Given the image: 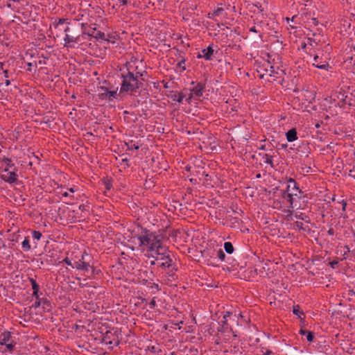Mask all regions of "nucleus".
<instances>
[{
    "label": "nucleus",
    "instance_id": "nucleus-15",
    "mask_svg": "<svg viewBox=\"0 0 355 355\" xmlns=\"http://www.w3.org/2000/svg\"><path fill=\"white\" fill-rule=\"evenodd\" d=\"M167 96L171 98L173 101H178V103H182L183 99L185 98V95L182 93H178L173 91L170 92V94H168Z\"/></svg>",
    "mask_w": 355,
    "mask_h": 355
},
{
    "label": "nucleus",
    "instance_id": "nucleus-38",
    "mask_svg": "<svg viewBox=\"0 0 355 355\" xmlns=\"http://www.w3.org/2000/svg\"><path fill=\"white\" fill-rule=\"evenodd\" d=\"M338 202L342 204V211H345L346 207H347V202L344 200H342L341 201H339Z\"/></svg>",
    "mask_w": 355,
    "mask_h": 355
},
{
    "label": "nucleus",
    "instance_id": "nucleus-55",
    "mask_svg": "<svg viewBox=\"0 0 355 355\" xmlns=\"http://www.w3.org/2000/svg\"><path fill=\"white\" fill-rule=\"evenodd\" d=\"M330 264H331V266H332V268H334V265L338 264V261H331V262L330 263Z\"/></svg>",
    "mask_w": 355,
    "mask_h": 355
},
{
    "label": "nucleus",
    "instance_id": "nucleus-14",
    "mask_svg": "<svg viewBox=\"0 0 355 355\" xmlns=\"http://www.w3.org/2000/svg\"><path fill=\"white\" fill-rule=\"evenodd\" d=\"M205 89V84L202 83H198L192 88H190V92L194 95L195 97H201L203 95V92Z\"/></svg>",
    "mask_w": 355,
    "mask_h": 355
},
{
    "label": "nucleus",
    "instance_id": "nucleus-29",
    "mask_svg": "<svg viewBox=\"0 0 355 355\" xmlns=\"http://www.w3.org/2000/svg\"><path fill=\"white\" fill-rule=\"evenodd\" d=\"M216 256L221 261H225V254L223 250L220 249L218 251H217Z\"/></svg>",
    "mask_w": 355,
    "mask_h": 355
},
{
    "label": "nucleus",
    "instance_id": "nucleus-54",
    "mask_svg": "<svg viewBox=\"0 0 355 355\" xmlns=\"http://www.w3.org/2000/svg\"><path fill=\"white\" fill-rule=\"evenodd\" d=\"M164 83V87L167 89V88H169V85H168V82H164L163 81Z\"/></svg>",
    "mask_w": 355,
    "mask_h": 355
},
{
    "label": "nucleus",
    "instance_id": "nucleus-22",
    "mask_svg": "<svg viewBox=\"0 0 355 355\" xmlns=\"http://www.w3.org/2000/svg\"><path fill=\"white\" fill-rule=\"evenodd\" d=\"M293 314L298 316L300 318H301L302 315H304V312L301 310V308L298 304L293 306Z\"/></svg>",
    "mask_w": 355,
    "mask_h": 355
},
{
    "label": "nucleus",
    "instance_id": "nucleus-56",
    "mask_svg": "<svg viewBox=\"0 0 355 355\" xmlns=\"http://www.w3.org/2000/svg\"><path fill=\"white\" fill-rule=\"evenodd\" d=\"M169 276L171 277V279H170L169 280L172 281L175 279V275L174 273L169 275Z\"/></svg>",
    "mask_w": 355,
    "mask_h": 355
},
{
    "label": "nucleus",
    "instance_id": "nucleus-5",
    "mask_svg": "<svg viewBox=\"0 0 355 355\" xmlns=\"http://www.w3.org/2000/svg\"><path fill=\"white\" fill-rule=\"evenodd\" d=\"M294 196H291V193L286 191V189H283L280 191V197L281 200L279 202H276L277 204H280L279 207L284 209H291L294 208Z\"/></svg>",
    "mask_w": 355,
    "mask_h": 355
},
{
    "label": "nucleus",
    "instance_id": "nucleus-57",
    "mask_svg": "<svg viewBox=\"0 0 355 355\" xmlns=\"http://www.w3.org/2000/svg\"><path fill=\"white\" fill-rule=\"evenodd\" d=\"M307 44L306 43H302L301 45V47L302 49H305L306 47Z\"/></svg>",
    "mask_w": 355,
    "mask_h": 355
},
{
    "label": "nucleus",
    "instance_id": "nucleus-45",
    "mask_svg": "<svg viewBox=\"0 0 355 355\" xmlns=\"http://www.w3.org/2000/svg\"><path fill=\"white\" fill-rule=\"evenodd\" d=\"M232 315V313L230 312V311H227L224 313L223 315V319L224 320H226L227 319L228 317H230V315Z\"/></svg>",
    "mask_w": 355,
    "mask_h": 355
},
{
    "label": "nucleus",
    "instance_id": "nucleus-8",
    "mask_svg": "<svg viewBox=\"0 0 355 355\" xmlns=\"http://www.w3.org/2000/svg\"><path fill=\"white\" fill-rule=\"evenodd\" d=\"M328 60L329 58L323 59L318 55H315L313 57V66L320 69L329 71L331 67L329 64Z\"/></svg>",
    "mask_w": 355,
    "mask_h": 355
},
{
    "label": "nucleus",
    "instance_id": "nucleus-26",
    "mask_svg": "<svg viewBox=\"0 0 355 355\" xmlns=\"http://www.w3.org/2000/svg\"><path fill=\"white\" fill-rule=\"evenodd\" d=\"M295 217L297 219L304 220L306 223L309 222V217L303 213L296 214Z\"/></svg>",
    "mask_w": 355,
    "mask_h": 355
},
{
    "label": "nucleus",
    "instance_id": "nucleus-43",
    "mask_svg": "<svg viewBox=\"0 0 355 355\" xmlns=\"http://www.w3.org/2000/svg\"><path fill=\"white\" fill-rule=\"evenodd\" d=\"M150 259H153V260L150 261V265L153 266V265H155V264H157L158 265V261L157 260H155V257H150Z\"/></svg>",
    "mask_w": 355,
    "mask_h": 355
},
{
    "label": "nucleus",
    "instance_id": "nucleus-62",
    "mask_svg": "<svg viewBox=\"0 0 355 355\" xmlns=\"http://www.w3.org/2000/svg\"><path fill=\"white\" fill-rule=\"evenodd\" d=\"M345 248L347 250V251L345 252V254H346V252H349V248L347 245H345Z\"/></svg>",
    "mask_w": 355,
    "mask_h": 355
},
{
    "label": "nucleus",
    "instance_id": "nucleus-6",
    "mask_svg": "<svg viewBox=\"0 0 355 355\" xmlns=\"http://www.w3.org/2000/svg\"><path fill=\"white\" fill-rule=\"evenodd\" d=\"M286 190L290 192L291 196H296L299 198H302V191L299 188L298 184L293 178H289L288 180V185Z\"/></svg>",
    "mask_w": 355,
    "mask_h": 355
},
{
    "label": "nucleus",
    "instance_id": "nucleus-42",
    "mask_svg": "<svg viewBox=\"0 0 355 355\" xmlns=\"http://www.w3.org/2000/svg\"><path fill=\"white\" fill-rule=\"evenodd\" d=\"M194 97V95L193 94H190L189 96L186 98V101L188 103H190L191 102V99Z\"/></svg>",
    "mask_w": 355,
    "mask_h": 355
},
{
    "label": "nucleus",
    "instance_id": "nucleus-48",
    "mask_svg": "<svg viewBox=\"0 0 355 355\" xmlns=\"http://www.w3.org/2000/svg\"><path fill=\"white\" fill-rule=\"evenodd\" d=\"M250 31L253 33H257L258 31L256 28L255 26H253L252 27L250 28Z\"/></svg>",
    "mask_w": 355,
    "mask_h": 355
},
{
    "label": "nucleus",
    "instance_id": "nucleus-37",
    "mask_svg": "<svg viewBox=\"0 0 355 355\" xmlns=\"http://www.w3.org/2000/svg\"><path fill=\"white\" fill-rule=\"evenodd\" d=\"M157 306V303L155 297L152 299V300L149 303V307L151 309H154Z\"/></svg>",
    "mask_w": 355,
    "mask_h": 355
},
{
    "label": "nucleus",
    "instance_id": "nucleus-47",
    "mask_svg": "<svg viewBox=\"0 0 355 355\" xmlns=\"http://www.w3.org/2000/svg\"><path fill=\"white\" fill-rule=\"evenodd\" d=\"M307 332H308V331H307V330L302 329H301L300 330V331H299L300 334H301V335H304V336L306 334V333H307Z\"/></svg>",
    "mask_w": 355,
    "mask_h": 355
},
{
    "label": "nucleus",
    "instance_id": "nucleus-16",
    "mask_svg": "<svg viewBox=\"0 0 355 355\" xmlns=\"http://www.w3.org/2000/svg\"><path fill=\"white\" fill-rule=\"evenodd\" d=\"M286 139L288 142H293L298 139L297 132L295 128L289 130L286 133Z\"/></svg>",
    "mask_w": 355,
    "mask_h": 355
},
{
    "label": "nucleus",
    "instance_id": "nucleus-2",
    "mask_svg": "<svg viewBox=\"0 0 355 355\" xmlns=\"http://www.w3.org/2000/svg\"><path fill=\"white\" fill-rule=\"evenodd\" d=\"M139 73H137L135 75L132 72L128 70L125 73L121 74L122 83L121 85L120 92H128L135 93L141 87L142 83L138 80V75Z\"/></svg>",
    "mask_w": 355,
    "mask_h": 355
},
{
    "label": "nucleus",
    "instance_id": "nucleus-20",
    "mask_svg": "<svg viewBox=\"0 0 355 355\" xmlns=\"http://www.w3.org/2000/svg\"><path fill=\"white\" fill-rule=\"evenodd\" d=\"M272 157V155L268 153L263 154L262 155V158L264 159V163L270 165L272 167L273 166Z\"/></svg>",
    "mask_w": 355,
    "mask_h": 355
},
{
    "label": "nucleus",
    "instance_id": "nucleus-27",
    "mask_svg": "<svg viewBox=\"0 0 355 355\" xmlns=\"http://www.w3.org/2000/svg\"><path fill=\"white\" fill-rule=\"evenodd\" d=\"M320 42V40L317 41L316 39H314L313 37H308L307 38V44L314 47L318 45Z\"/></svg>",
    "mask_w": 355,
    "mask_h": 355
},
{
    "label": "nucleus",
    "instance_id": "nucleus-40",
    "mask_svg": "<svg viewBox=\"0 0 355 355\" xmlns=\"http://www.w3.org/2000/svg\"><path fill=\"white\" fill-rule=\"evenodd\" d=\"M90 268L92 269V275H97L98 274V272H100V270H97L96 268H94V266H92L90 267Z\"/></svg>",
    "mask_w": 355,
    "mask_h": 355
},
{
    "label": "nucleus",
    "instance_id": "nucleus-46",
    "mask_svg": "<svg viewBox=\"0 0 355 355\" xmlns=\"http://www.w3.org/2000/svg\"><path fill=\"white\" fill-rule=\"evenodd\" d=\"M311 21L314 26H317L319 24V21L316 18H312Z\"/></svg>",
    "mask_w": 355,
    "mask_h": 355
},
{
    "label": "nucleus",
    "instance_id": "nucleus-1",
    "mask_svg": "<svg viewBox=\"0 0 355 355\" xmlns=\"http://www.w3.org/2000/svg\"><path fill=\"white\" fill-rule=\"evenodd\" d=\"M134 239L138 241L140 251L148 259L164 246L162 234L146 228L141 227Z\"/></svg>",
    "mask_w": 355,
    "mask_h": 355
},
{
    "label": "nucleus",
    "instance_id": "nucleus-3",
    "mask_svg": "<svg viewBox=\"0 0 355 355\" xmlns=\"http://www.w3.org/2000/svg\"><path fill=\"white\" fill-rule=\"evenodd\" d=\"M153 257H155V260L158 261V267L162 269L171 268V271L175 270L171 257V251L166 246L164 245L161 250H159L153 254Z\"/></svg>",
    "mask_w": 355,
    "mask_h": 355
},
{
    "label": "nucleus",
    "instance_id": "nucleus-18",
    "mask_svg": "<svg viewBox=\"0 0 355 355\" xmlns=\"http://www.w3.org/2000/svg\"><path fill=\"white\" fill-rule=\"evenodd\" d=\"M67 19L64 18H55L51 24V27L58 28L60 25L67 22Z\"/></svg>",
    "mask_w": 355,
    "mask_h": 355
},
{
    "label": "nucleus",
    "instance_id": "nucleus-51",
    "mask_svg": "<svg viewBox=\"0 0 355 355\" xmlns=\"http://www.w3.org/2000/svg\"><path fill=\"white\" fill-rule=\"evenodd\" d=\"M327 233L329 235H333L334 234V230L333 228H330L328 231H327Z\"/></svg>",
    "mask_w": 355,
    "mask_h": 355
},
{
    "label": "nucleus",
    "instance_id": "nucleus-59",
    "mask_svg": "<svg viewBox=\"0 0 355 355\" xmlns=\"http://www.w3.org/2000/svg\"><path fill=\"white\" fill-rule=\"evenodd\" d=\"M5 85L6 86H9L10 85V81L9 80H6L5 82Z\"/></svg>",
    "mask_w": 355,
    "mask_h": 355
},
{
    "label": "nucleus",
    "instance_id": "nucleus-58",
    "mask_svg": "<svg viewBox=\"0 0 355 355\" xmlns=\"http://www.w3.org/2000/svg\"><path fill=\"white\" fill-rule=\"evenodd\" d=\"M128 3V1L127 0H121V5H126Z\"/></svg>",
    "mask_w": 355,
    "mask_h": 355
},
{
    "label": "nucleus",
    "instance_id": "nucleus-60",
    "mask_svg": "<svg viewBox=\"0 0 355 355\" xmlns=\"http://www.w3.org/2000/svg\"><path fill=\"white\" fill-rule=\"evenodd\" d=\"M311 171V168L310 166H308L306 168V172L309 173Z\"/></svg>",
    "mask_w": 355,
    "mask_h": 355
},
{
    "label": "nucleus",
    "instance_id": "nucleus-44",
    "mask_svg": "<svg viewBox=\"0 0 355 355\" xmlns=\"http://www.w3.org/2000/svg\"><path fill=\"white\" fill-rule=\"evenodd\" d=\"M33 296L35 298V300L40 298L39 291H33Z\"/></svg>",
    "mask_w": 355,
    "mask_h": 355
},
{
    "label": "nucleus",
    "instance_id": "nucleus-36",
    "mask_svg": "<svg viewBox=\"0 0 355 355\" xmlns=\"http://www.w3.org/2000/svg\"><path fill=\"white\" fill-rule=\"evenodd\" d=\"M261 352L263 353L264 355H272L273 352L270 349H266L264 347H261Z\"/></svg>",
    "mask_w": 355,
    "mask_h": 355
},
{
    "label": "nucleus",
    "instance_id": "nucleus-32",
    "mask_svg": "<svg viewBox=\"0 0 355 355\" xmlns=\"http://www.w3.org/2000/svg\"><path fill=\"white\" fill-rule=\"evenodd\" d=\"M185 62V59H182L177 64V66L181 68L182 71H184L186 69Z\"/></svg>",
    "mask_w": 355,
    "mask_h": 355
},
{
    "label": "nucleus",
    "instance_id": "nucleus-19",
    "mask_svg": "<svg viewBox=\"0 0 355 355\" xmlns=\"http://www.w3.org/2000/svg\"><path fill=\"white\" fill-rule=\"evenodd\" d=\"M125 145L128 150H138L139 148V145L138 143H136L132 140H130L125 142Z\"/></svg>",
    "mask_w": 355,
    "mask_h": 355
},
{
    "label": "nucleus",
    "instance_id": "nucleus-35",
    "mask_svg": "<svg viewBox=\"0 0 355 355\" xmlns=\"http://www.w3.org/2000/svg\"><path fill=\"white\" fill-rule=\"evenodd\" d=\"M63 261L67 265L71 266L72 268H75V263H73L68 258L66 257L63 259Z\"/></svg>",
    "mask_w": 355,
    "mask_h": 355
},
{
    "label": "nucleus",
    "instance_id": "nucleus-4",
    "mask_svg": "<svg viewBox=\"0 0 355 355\" xmlns=\"http://www.w3.org/2000/svg\"><path fill=\"white\" fill-rule=\"evenodd\" d=\"M12 334L9 331H4L0 334V345L5 346L3 352L12 354L15 350L16 342L12 338Z\"/></svg>",
    "mask_w": 355,
    "mask_h": 355
},
{
    "label": "nucleus",
    "instance_id": "nucleus-13",
    "mask_svg": "<svg viewBox=\"0 0 355 355\" xmlns=\"http://www.w3.org/2000/svg\"><path fill=\"white\" fill-rule=\"evenodd\" d=\"M214 49H213V44H211L207 49H203L197 57L198 58H204L206 60H211L214 55Z\"/></svg>",
    "mask_w": 355,
    "mask_h": 355
},
{
    "label": "nucleus",
    "instance_id": "nucleus-53",
    "mask_svg": "<svg viewBox=\"0 0 355 355\" xmlns=\"http://www.w3.org/2000/svg\"><path fill=\"white\" fill-rule=\"evenodd\" d=\"M221 322L223 323V327L227 326V319H226V320H224V319L223 318V320L221 321Z\"/></svg>",
    "mask_w": 355,
    "mask_h": 355
},
{
    "label": "nucleus",
    "instance_id": "nucleus-9",
    "mask_svg": "<svg viewBox=\"0 0 355 355\" xmlns=\"http://www.w3.org/2000/svg\"><path fill=\"white\" fill-rule=\"evenodd\" d=\"M89 257V254L85 251L79 261H75V268L76 270L89 271L91 265L89 261H86V257Z\"/></svg>",
    "mask_w": 355,
    "mask_h": 355
},
{
    "label": "nucleus",
    "instance_id": "nucleus-10",
    "mask_svg": "<svg viewBox=\"0 0 355 355\" xmlns=\"http://www.w3.org/2000/svg\"><path fill=\"white\" fill-rule=\"evenodd\" d=\"M83 35H71L69 34H65L64 37V46L69 48H76V45L78 44L81 40Z\"/></svg>",
    "mask_w": 355,
    "mask_h": 355
},
{
    "label": "nucleus",
    "instance_id": "nucleus-49",
    "mask_svg": "<svg viewBox=\"0 0 355 355\" xmlns=\"http://www.w3.org/2000/svg\"><path fill=\"white\" fill-rule=\"evenodd\" d=\"M3 75L6 78H9L8 71L7 69L3 70Z\"/></svg>",
    "mask_w": 355,
    "mask_h": 355
},
{
    "label": "nucleus",
    "instance_id": "nucleus-24",
    "mask_svg": "<svg viewBox=\"0 0 355 355\" xmlns=\"http://www.w3.org/2000/svg\"><path fill=\"white\" fill-rule=\"evenodd\" d=\"M21 248L24 251H29L31 249L30 242L28 238H25L21 243Z\"/></svg>",
    "mask_w": 355,
    "mask_h": 355
},
{
    "label": "nucleus",
    "instance_id": "nucleus-30",
    "mask_svg": "<svg viewBox=\"0 0 355 355\" xmlns=\"http://www.w3.org/2000/svg\"><path fill=\"white\" fill-rule=\"evenodd\" d=\"M32 237L34 239L39 241L42 237V233L39 231L33 230L32 232Z\"/></svg>",
    "mask_w": 355,
    "mask_h": 355
},
{
    "label": "nucleus",
    "instance_id": "nucleus-31",
    "mask_svg": "<svg viewBox=\"0 0 355 355\" xmlns=\"http://www.w3.org/2000/svg\"><path fill=\"white\" fill-rule=\"evenodd\" d=\"M293 225L295 229H297L299 230H304V224L302 222L296 221L294 223Z\"/></svg>",
    "mask_w": 355,
    "mask_h": 355
},
{
    "label": "nucleus",
    "instance_id": "nucleus-7",
    "mask_svg": "<svg viewBox=\"0 0 355 355\" xmlns=\"http://www.w3.org/2000/svg\"><path fill=\"white\" fill-rule=\"evenodd\" d=\"M263 66L265 67V71L268 72L269 76L274 78V80L281 78L284 75V71L282 69H280L279 67L270 64L269 62H267Z\"/></svg>",
    "mask_w": 355,
    "mask_h": 355
},
{
    "label": "nucleus",
    "instance_id": "nucleus-21",
    "mask_svg": "<svg viewBox=\"0 0 355 355\" xmlns=\"http://www.w3.org/2000/svg\"><path fill=\"white\" fill-rule=\"evenodd\" d=\"M101 90H105V92H107V94H108L107 99H109L110 101L112 98H116V94H117L116 90L110 91L107 88L104 87H101Z\"/></svg>",
    "mask_w": 355,
    "mask_h": 355
},
{
    "label": "nucleus",
    "instance_id": "nucleus-64",
    "mask_svg": "<svg viewBox=\"0 0 355 355\" xmlns=\"http://www.w3.org/2000/svg\"><path fill=\"white\" fill-rule=\"evenodd\" d=\"M84 207H85V205H80L79 206V209H81V210H83V209H84Z\"/></svg>",
    "mask_w": 355,
    "mask_h": 355
},
{
    "label": "nucleus",
    "instance_id": "nucleus-34",
    "mask_svg": "<svg viewBox=\"0 0 355 355\" xmlns=\"http://www.w3.org/2000/svg\"><path fill=\"white\" fill-rule=\"evenodd\" d=\"M305 336L306 337V340L309 342H312L313 340L314 336H313V332L308 331V332L306 333V334Z\"/></svg>",
    "mask_w": 355,
    "mask_h": 355
},
{
    "label": "nucleus",
    "instance_id": "nucleus-39",
    "mask_svg": "<svg viewBox=\"0 0 355 355\" xmlns=\"http://www.w3.org/2000/svg\"><path fill=\"white\" fill-rule=\"evenodd\" d=\"M103 93L99 94V96H100L101 98H102V99H107L108 94H107V92H105V90H103Z\"/></svg>",
    "mask_w": 355,
    "mask_h": 355
},
{
    "label": "nucleus",
    "instance_id": "nucleus-11",
    "mask_svg": "<svg viewBox=\"0 0 355 355\" xmlns=\"http://www.w3.org/2000/svg\"><path fill=\"white\" fill-rule=\"evenodd\" d=\"M18 175L15 171H10L8 168H4L1 174V178L9 184L15 183L17 180Z\"/></svg>",
    "mask_w": 355,
    "mask_h": 355
},
{
    "label": "nucleus",
    "instance_id": "nucleus-61",
    "mask_svg": "<svg viewBox=\"0 0 355 355\" xmlns=\"http://www.w3.org/2000/svg\"><path fill=\"white\" fill-rule=\"evenodd\" d=\"M62 196H64V197H68L69 196V193L68 192H64L62 193Z\"/></svg>",
    "mask_w": 355,
    "mask_h": 355
},
{
    "label": "nucleus",
    "instance_id": "nucleus-12",
    "mask_svg": "<svg viewBox=\"0 0 355 355\" xmlns=\"http://www.w3.org/2000/svg\"><path fill=\"white\" fill-rule=\"evenodd\" d=\"M87 34L89 36L94 37L98 40H106L105 34L103 32L100 31H97L96 28L89 26L87 28H85L83 33V35Z\"/></svg>",
    "mask_w": 355,
    "mask_h": 355
},
{
    "label": "nucleus",
    "instance_id": "nucleus-63",
    "mask_svg": "<svg viewBox=\"0 0 355 355\" xmlns=\"http://www.w3.org/2000/svg\"><path fill=\"white\" fill-rule=\"evenodd\" d=\"M287 146H288V145L286 144H282L281 148H286Z\"/></svg>",
    "mask_w": 355,
    "mask_h": 355
},
{
    "label": "nucleus",
    "instance_id": "nucleus-28",
    "mask_svg": "<svg viewBox=\"0 0 355 355\" xmlns=\"http://www.w3.org/2000/svg\"><path fill=\"white\" fill-rule=\"evenodd\" d=\"M107 332L106 333V336L104 337V340L107 345H112L114 346H117L119 345V340L118 339H114L113 340L107 341Z\"/></svg>",
    "mask_w": 355,
    "mask_h": 355
},
{
    "label": "nucleus",
    "instance_id": "nucleus-33",
    "mask_svg": "<svg viewBox=\"0 0 355 355\" xmlns=\"http://www.w3.org/2000/svg\"><path fill=\"white\" fill-rule=\"evenodd\" d=\"M4 162L6 164V168H10L14 166V164L12 163V161L10 158H4Z\"/></svg>",
    "mask_w": 355,
    "mask_h": 355
},
{
    "label": "nucleus",
    "instance_id": "nucleus-50",
    "mask_svg": "<svg viewBox=\"0 0 355 355\" xmlns=\"http://www.w3.org/2000/svg\"><path fill=\"white\" fill-rule=\"evenodd\" d=\"M111 183L110 182H106L105 183V188L107 190H110L111 189Z\"/></svg>",
    "mask_w": 355,
    "mask_h": 355
},
{
    "label": "nucleus",
    "instance_id": "nucleus-23",
    "mask_svg": "<svg viewBox=\"0 0 355 355\" xmlns=\"http://www.w3.org/2000/svg\"><path fill=\"white\" fill-rule=\"evenodd\" d=\"M224 249L227 254H232L234 251V246L231 242L224 243Z\"/></svg>",
    "mask_w": 355,
    "mask_h": 355
},
{
    "label": "nucleus",
    "instance_id": "nucleus-25",
    "mask_svg": "<svg viewBox=\"0 0 355 355\" xmlns=\"http://www.w3.org/2000/svg\"><path fill=\"white\" fill-rule=\"evenodd\" d=\"M29 281L31 284L33 291H40V286L36 280L33 278H29Z\"/></svg>",
    "mask_w": 355,
    "mask_h": 355
},
{
    "label": "nucleus",
    "instance_id": "nucleus-52",
    "mask_svg": "<svg viewBox=\"0 0 355 355\" xmlns=\"http://www.w3.org/2000/svg\"><path fill=\"white\" fill-rule=\"evenodd\" d=\"M64 32L65 34H69L68 33L70 32V28L69 26H67L65 28H64Z\"/></svg>",
    "mask_w": 355,
    "mask_h": 355
},
{
    "label": "nucleus",
    "instance_id": "nucleus-17",
    "mask_svg": "<svg viewBox=\"0 0 355 355\" xmlns=\"http://www.w3.org/2000/svg\"><path fill=\"white\" fill-rule=\"evenodd\" d=\"M41 305L49 306L50 305V302L46 298L40 297L35 300V302L33 304L32 306L35 309H37Z\"/></svg>",
    "mask_w": 355,
    "mask_h": 355
},
{
    "label": "nucleus",
    "instance_id": "nucleus-41",
    "mask_svg": "<svg viewBox=\"0 0 355 355\" xmlns=\"http://www.w3.org/2000/svg\"><path fill=\"white\" fill-rule=\"evenodd\" d=\"M150 288H153V289H156L157 291H159L160 290V288L159 286V285L156 283H153L152 285L150 286Z\"/></svg>",
    "mask_w": 355,
    "mask_h": 355
}]
</instances>
